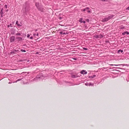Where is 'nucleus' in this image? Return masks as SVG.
<instances>
[{"label":"nucleus","mask_w":129,"mask_h":129,"mask_svg":"<svg viewBox=\"0 0 129 129\" xmlns=\"http://www.w3.org/2000/svg\"><path fill=\"white\" fill-rule=\"evenodd\" d=\"M30 9V3L28 1H26L23 6V13L27 15L29 12Z\"/></svg>","instance_id":"f257e3e1"},{"label":"nucleus","mask_w":129,"mask_h":129,"mask_svg":"<svg viewBox=\"0 0 129 129\" xmlns=\"http://www.w3.org/2000/svg\"><path fill=\"white\" fill-rule=\"evenodd\" d=\"M35 5L39 11L43 13L45 12V9L42 5L39 2H36Z\"/></svg>","instance_id":"f03ea898"},{"label":"nucleus","mask_w":129,"mask_h":129,"mask_svg":"<svg viewBox=\"0 0 129 129\" xmlns=\"http://www.w3.org/2000/svg\"><path fill=\"white\" fill-rule=\"evenodd\" d=\"M45 78V76L42 73H40L38 74L34 79V81H40V80L43 79H44V77Z\"/></svg>","instance_id":"7ed1b4c3"},{"label":"nucleus","mask_w":129,"mask_h":129,"mask_svg":"<svg viewBox=\"0 0 129 129\" xmlns=\"http://www.w3.org/2000/svg\"><path fill=\"white\" fill-rule=\"evenodd\" d=\"M24 40L22 37H17L15 38L16 42L17 43L22 42V41Z\"/></svg>","instance_id":"20e7f679"},{"label":"nucleus","mask_w":129,"mask_h":129,"mask_svg":"<svg viewBox=\"0 0 129 129\" xmlns=\"http://www.w3.org/2000/svg\"><path fill=\"white\" fill-rule=\"evenodd\" d=\"M19 52V50H16L14 49H13L12 50H11V52L9 54L10 55H14L16 54H17Z\"/></svg>","instance_id":"39448f33"},{"label":"nucleus","mask_w":129,"mask_h":129,"mask_svg":"<svg viewBox=\"0 0 129 129\" xmlns=\"http://www.w3.org/2000/svg\"><path fill=\"white\" fill-rule=\"evenodd\" d=\"M90 8L88 7H86L84 9H81V11L84 12L86 11H87V12L88 13H91V9L89 10Z\"/></svg>","instance_id":"423d86ee"},{"label":"nucleus","mask_w":129,"mask_h":129,"mask_svg":"<svg viewBox=\"0 0 129 129\" xmlns=\"http://www.w3.org/2000/svg\"><path fill=\"white\" fill-rule=\"evenodd\" d=\"M59 33L62 35L68 34L69 33L66 30H62L59 32Z\"/></svg>","instance_id":"0eeeda50"},{"label":"nucleus","mask_w":129,"mask_h":129,"mask_svg":"<svg viewBox=\"0 0 129 129\" xmlns=\"http://www.w3.org/2000/svg\"><path fill=\"white\" fill-rule=\"evenodd\" d=\"M10 43L14 42L15 40V38L14 36H12L10 37Z\"/></svg>","instance_id":"6e6552de"},{"label":"nucleus","mask_w":129,"mask_h":129,"mask_svg":"<svg viewBox=\"0 0 129 129\" xmlns=\"http://www.w3.org/2000/svg\"><path fill=\"white\" fill-rule=\"evenodd\" d=\"M80 73L81 74L85 75L87 74V72L86 70H82L80 72Z\"/></svg>","instance_id":"1a4fd4ad"},{"label":"nucleus","mask_w":129,"mask_h":129,"mask_svg":"<svg viewBox=\"0 0 129 129\" xmlns=\"http://www.w3.org/2000/svg\"><path fill=\"white\" fill-rule=\"evenodd\" d=\"M11 34L12 35H14L15 34V30L14 28H11Z\"/></svg>","instance_id":"9d476101"},{"label":"nucleus","mask_w":129,"mask_h":129,"mask_svg":"<svg viewBox=\"0 0 129 129\" xmlns=\"http://www.w3.org/2000/svg\"><path fill=\"white\" fill-rule=\"evenodd\" d=\"M109 20L108 19V17L105 18H104L103 19H102V20L101 21L102 22H104L107 21H108Z\"/></svg>","instance_id":"9b49d317"},{"label":"nucleus","mask_w":129,"mask_h":129,"mask_svg":"<svg viewBox=\"0 0 129 129\" xmlns=\"http://www.w3.org/2000/svg\"><path fill=\"white\" fill-rule=\"evenodd\" d=\"M83 19L82 18H80L79 20V22L81 23H85L86 22L84 20H83Z\"/></svg>","instance_id":"f8f14e48"},{"label":"nucleus","mask_w":129,"mask_h":129,"mask_svg":"<svg viewBox=\"0 0 129 129\" xmlns=\"http://www.w3.org/2000/svg\"><path fill=\"white\" fill-rule=\"evenodd\" d=\"M126 34L127 35H129V32L128 31H125L122 33V35H125Z\"/></svg>","instance_id":"ddd939ff"},{"label":"nucleus","mask_w":129,"mask_h":129,"mask_svg":"<svg viewBox=\"0 0 129 129\" xmlns=\"http://www.w3.org/2000/svg\"><path fill=\"white\" fill-rule=\"evenodd\" d=\"M114 16L113 15H111L109 16L108 17L109 20H110V19L112 18Z\"/></svg>","instance_id":"4468645a"},{"label":"nucleus","mask_w":129,"mask_h":129,"mask_svg":"<svg viewBox=\"0 0 129 129\" xmlns=\"http://www.w3.org/2000/svg\"><path fill=\"white\" fill-rule=\"evenodd\" d=\"M96 75H94L92 76H88V78H95L96 77Z\"/></svg>","instance_id":"2eb2a0df"},{"label":"nucleus","mask_w":129,"mask_h":129,"mask_svg":"<svg viewBox=\"0 0 129 129\" xmlns=\"http://www.w3.org/2000/svg\"><path fill=\"white\" fill-rule=\"evenodd\" d=\"M71 77L72 78H75L76 77H76V76L75 75L73 74H71Z\"/></svg>","instance_id":"dca6fc26"},{"label":"nucleus","mask_w":129,"mask_h":129,"mask_svg":"<svg viewBox=\"0 0 129 129\" xmlns=\"http://www.w3.org/2000/svg\"><path fill=\"white\" fill-rule=\"evenodd\" d=\"M21 36L22 37H25L26 36V34L25 33H21Z\"/></svg>","instance_id":"f3484780"},{"label":"nucleus","mask_w":129,"mask_h":129,"mask_svg":"<svg viewBox=\"0 0 129 129\" xmlns=\"http://www.w3.org/2000/svg\"><path fill=\"white\" fill-rule=\"evenodd\" d=\"M16 24L18 26H22L21 25H20V24L18 23V21H17L16 22Z\"/></svg>","instance_id":"a211bd4d"},{"label":"nucleus","mask_w":129,"mask_h":129,"mask_svg":"<svg viewBox=\"0 0 129 129\" xmlns=\"http://www.w3.org/2000/svg\"><path fill=\"white\" fill-rule=\"evenodd\" d=\"M94 85V84L93 83H91L90 82L89 83H88V86H93Z\"/></svg>","instance_id":"6ab92c4d"},{"label":"nucleus","mask_w":129,"mask_h":129,"mask_svg":"<svg viewBox=\"0 0 129 129\" xmlns=\"http://www.w3.org/2000/svg\"><path fill=\"white\" fill-rule=\"evenodd\" d=\"M21 34L20 33H17L15 34V35L17 36H21Z\"/></svg>","instance_id":"aec40b11"},{"label":"nucleus","mask_w":129,"mask_h":129,"mask_svg":"<svg viewBox=\"0 0 129 129\" xmlns=\"http://www.w3.org/2000/svg\"><path fill=\"white\" fill-rule=\"evenodd\" d=\"M26 59H20V60H19L18 61L19 62H23L24 61H26Z\"/></svg>","instance_id":"412c9836"},{"label":"nucleus","mask_w":129,"mask_h":129,"mask_svg":"<svg viewBox=\"0 0 129 129\" xmlns=\"http://www.w3.org/2000/svg\"><path fill=\"white\" fill-rule=\"evenodd\" d=\"M3 10V8H2L1 10V11L0 12V14H4Z\"/></svg>","instance_id":"4be33fe9"},{"label":"nucleus","mask_w":129,"mask_h":129,"mask_svg":"<svg viewBox=\"0 0 129 129\" xmlns=\"http://www.w3.org/2000/svg\"><path fill=\"white\" fill-rule=\"evenodd\" d=\"M123 52V50H121V49H120L117 51L118 53H120H120H122V52Z\"/></svg>","instance_id":"5701e85b"},{"label":"nucleus","mask_w":129,"mask_h":129,"mask_svg":"<svg viewBox=\"0 0 129 129\" xmlns=\"http://www.w3.org/2000/svg\"><path fill=\"white\" fill-rule=\"evenodd\" d=\"M99 38H102L103 37V36L102 34H100L99 35Z\"/></svg>","instance_id":"b1692460"},{"label":"nucleus","mask_w":129,"mask_h":129,"mask_svg":"<svg viewBox=\"0 0 129 129\" xmlns=\"http://www.w3.org/2000/svg\"><path fill=\"white\" fill-rule=\"evenodd\" d=\"M94 37L97 39H98V38H99V35H95L94 36Z\"/></svg>","instance_id":"393cba45"},{"label":"nucleus","mask_w":129,"mask_h":129,"mask_svg":"<svg viewBox=\"0 0 129 129\" xmlns=\"http://www.w3.org/2000/svg\"><path fill=\"white\" fill-rule=\"evenodd\" d=\"M121 65H122L123 66H127V67H129V65L128 64H121Z\"/></svg>","instance_id":"a878e982"},{"label":"nucleus","mask_w":129,"mask_h":129,"mask_svg":"<svg viewBox=\"0 0 129 129\" xmlns=\"http://www.w3.org/2000/svg\"><path fill=\"white\" fill-rule=\"evenodd\" d=\"M20 51L22 52H26V50H24L22 49H21L20 50Z\"/></svg>","instance_id":"bb28decb"},{"label":"nucleus","mask_w":129,"mask_h":129,"mask_svg":"<svg viewBox=\"0 0 129 129\" xmlns=\"http://www.w3.org/2000/svg\"><path fill=\"white\" fill-rule=\"evenodd\" d=\"M33 35L34 36H39V34L38 33H37V34H33Z\"/></svg>","instance_id":"cd10ccee"},{"label":"nucleus","mask_w":129,"mask_h":129,"mask_svg":"<svg viewBox=\"0 0 129 129\" xmlns=\"http://www.w3.org/2000/svg\"><path fill=\"white\" fill-rule=\"evenodd\" d=\"M83 50H88L87 48H85V47H83Z\"/></svg>","instance_id":"c85d7f7f"},{"label":"nucleus","mask_w":129,"mask_h":129,"mask_svg":"<svg viewBox=\"0 0 129 129\" xmlns=\"http://www.w3.org/2000/svg\"><path fill=\"white\" fill-rule=\"evenodd\" d=\"M85 85H86V86H88V83L87 82L86 83H85Z\"/></svg>","instance_id":"c756f323"},{"label":"nucleus","mask_w":129,"mask_h":129,"mask_svg":"<svg viewBox=\"0 0 129 129\" xmlns=\"http://www.w3.org/2000/svg\"><path fill=\"white\" fill-rule=\"evenodd\" d=\"M114 68H117V69H122L125 70V69H124L122 68H120L114 67Z\"/></svg>","instance_id":"7c9ffc66"},{"label":"nucleus","mask_w":129,"mask_h":129,"mask_svg":"<svg viewBox=\"0 0 129 129\" xmlns=\"http://www.w3.org/2000/svg\"><path fill=\"white\" fill-rule=\"evenodd\" d=\"M109 0H102V1L103 2H108Z\"/></svg>","instance_id":"2f4dec72"},{"label":"nucleus","mask_w":129,"mask_h":129,"mask_svg":"<svg viewBox=\"0 0 129 129\" xmlns=\"http://www.w3.org/2000/svg\"><path fill=\"white\" fill-rule=\"evenodd\" d=\"M86 21L88 22L89 21V20L88 19H86Z\"/></svg>","instance_id":"473e14b6"},{"label":"nucleus","mask_w":129,"mask_h":129,"mask_svg":"<svg viewBox=\"0 0 129 129\" xmlns=\"http://www.w3.org/2000/svg\"><path fill=\"white\" fill-rule=\"evenodd\" d=\"M120 65H121V64H114V66H120Z\"/></svg>","instance_id":"72a5a7b5"},{"label":"nucleus","mask_w":129,"mask_h":129,"mask_svg":"<svg viewBox=\"0 0 129 129\" xmlns=\"http://www.w3.org/2000/svg\"><path fill=\"white\" fill-rule=\"evenodd\" d=\"M64 82H66V83H71V82H68V81H65Z\"/></svg>","instance_id":"f704fd0d"},{"label":"nucleus","mask_w":129,"mask_h":129,"mask_svg":"<svg viewBox=\"0 0 129 129\" xmlns=\"http://www.w3.org/2000/svg\"><path fill=\"white\" fill-rule=\"evenodd\" d=\"M72 59L75 60H77V58H72Z\"/></svg>","instance_id":"c9c22d12"},{"label":"nucleus","mask_w":129,"mask_h":129,"mask_svg":"<svg viewBox=\"0 0 129 129\" xmlns=\"http://www.w3.org/2000/svg\"><path fill=\"white\" fill-rule=\"evenodd\" d=\"M30 36V35L29 34H27V37L28 38H29Z\"/></svg>","instance_id":"e433bc0d"},{"label":"nucleus","mask_w":129,"mask_h":129,"mask_svg":"<svg viewBox=\"0 0 129 129\" xmlns=\"http://www.w3.org/2000/svg\"><path fill=\"white\" fill-rule=\"evenodd\" d=\"M125 28V27L124 26H122L120 28L121 29H124Z\"/></svg>","instance_id":"4c0bfd02"},{"label":"nucleus","mask_w":129,"mask_h":129,"mask_svg":"<svg viewBox=\"0 0 129 129\" xmlns=\"http://www.w3.org/2000/svg\"><path fill=\"white\" fill-rule=\"evenodd\" d=\"M29 38L31 39H33V37L31 36Z\"/></svg>","instance_id":"58836bf2"},{"label":"nucleus","mask_w":129,"mask_h":129,"mask_svg":"<svg viewBox=\"0 0 129 129\" xmlns=\"http://www.w3.org/2000/svg\"><path fill=\"white\" fill-rule=\"evenodd\" d=\"M58 18L60 20H61L62 19V17H60Z\"/></svg>","instance_id":"ea45409f"},{"label":"nucleus","mask_w":129,"mask_h":129,"mask_svg":"<svg viewBox=\"0 0 129 129\" xmlns=\"http://www.w3.org/2000/svg\"><path fill=\"white\" fill-rule=\"evenodd\" d=\"M26 59V60L28 62L30 61V60L29 59Z\"/></svg>","instance_id":"a19ab883"},{"label":"nucleus","mask_w":129,"mask_h":129,"mask_svg":"<svg viewBox=\"0 0 129 129\" xmlns=\"http://www.w3.org/2000/svg\"><path fill=\"white\" fill-rule=\"evenodd\" d=\"M10 26L11 27H13V26L12 25V24L11 23H10Z\"/></svg>","instance_id":"79ce46f5"},{"label":"nucleus","mask_w":129,"mask_h":129,"mask_svg":"<svg viewBox=\"0 0 129 129\" xmlns=\"http://www.w3.org/2000/svg\"><path fill=\"white\" fill-rule=\"evenodd\" d=\"M0 14L1 15V17H3V14Z\"/></svg>","instance_id":"37998d69"},{"label":"nucleus","mask_w":129,"mask_h":129,"mask_svg":"<svg viewBox=\"0 0 129 129\" xmlns=\"http://www.w3.org/2000/svg\"><path fill=\"white\" fill-rule=\"evenodd\" d=\"M5 7L6 8H7V5H6L5 6Z\"/></svg>","instance_id":"c03bdc74"},{"label":"nucleus","mask_w":129,"mask_h":129,"mask_svg":"<svg viewBox=\"0 0 129 129\" xmlns=\"http://www.w3.org/2000/svg\"><path fill=\"white\" fill-rule=\"evenodd\" d=\"M62 72H63V71H60V74H62L63 73H62Z\"/></svg>","instance_id":"a18cd8bd"},{"label":"nucleus","mask_w":129,"mask_h":129,"mask_svg":"<svg viewBox=\"0 0 129 129\" xmlns=\"http://www.w3.org/2000/svg\"><path fill=\"white\" fill-rule=\"evenodd\" d=\"M126 9L127 10H129V6L126 8Z\"/></svg>","instance_id":"49530a36"},{"label":"nucleus","mask_w":129,"mask_h":129,"mask_svg":"<svg viewBox=\"0 0 129 129\" xmlns=\"http://www.w3.org/2000/svg\"><path fill=\"white\" fill-rule=\"evenodd\" d=\"M21 80V79H18L17 80V81H20Z\"/></svg>","instance_id":"de8ad7c7"},{"label":"nucleus","mask_w":129,"mask_h":129,"mask_svg":"<svg viewBox=\"0 0 129 129\" xmlns=\"http://www.w3.org/2000/svg\"><path fill=\"white\" fill-rule=\"evenodd\" d=\"M39 52H36V54H39Z\"/></svg>","instance_id":"09e8293b"},{"label":"nucleus","mask_w":129,"mask_h":129,"mask_svg":"<svg viewBox=\"0 0 129 129\" xmlns=\"http://www.w3.org/2000/svg\"><path fill=\"white\" fill-rule=\"evenodd\" d=\"M35 31H37V29H35Z\"/></svg>","instance_id":"8fccbe9b"},{"label":"nucleus","mask_w":129,"mask_h":129,"mask_svg":"<svg viewBox=\"0 0 129 129\" xmlns=\"http://www.w3.org/2000/svg\"><path fill=\"white\" fill-rule=\"evenodd\" d=\"M7 27H9L10 26V25H7Z\"/></svg>","instance_id":"3c124183"},{"label":"nucleus","mask_w":129,"mask_h":129,"mask_svg":"<svg viewBox=\"0 0 129 129\" xmlns=\"http://www.w3.org/2000/svg\"><path fill=\"white\" fill-rule=\"evenodd\" d=\"M61 14H60L59 15V16H61Z\"/></svg>","instance_id":"603ef678"},{"label":"nucleus","mask_w":129,"mask_h":129,"mask_svg":"<svg viewBox=\"0 0 129 129\" xmlns=\"http://www.w3.org/2000/svg\"><path fill=\"white\" fill-rule=\"evenodd\" d=\"M76 77H79V76H78V75H76Z\"/></svg>","instance_id":"864d4df0"},{"label":"nucleus","mask_w":129,"mask_h":129,"mask_svg":"<svg viewBox=\"0 0 129 129\" xmlns=\"http://www.w3.org/2000/svg\"><path fill=\"white\" fill-rule=\"evenodd\" d=\"M23 46H26V44H24L23 45Z\"/></svg>","instance_id":"5fc2aeb1"},{"label":"nucleus","mask_w":129,"mask_h":129,"mask_svg":"<svg viewBox=\"0 0 129 129\" xmlns=\"http://www.w3.org/2000/svg\"><path fill=\"white\" fill-rule=\"evenodd\" d=\"M8 11V10L7 9V10L6 11V12H7Z\"/></svg>","instance_id":"6e6d98bb"},{"label":"nucleus","mask_w":129,"mask_h":129,"mask_svg":"<svg viewBox=\"0 0 129 129\" xmlns=\"http://www.w3.org/2000/svg\"><path fill=\"white\" fill-rule=\"evenodd\" d=\"M106 42V43H109V41H107Z\"/></svg>","instance_id":"4d7b16f0"},{"label":"nucleus","mask_w":129,"mask_h":129,"mask_svg":"<svg viewBox=\"0 0 129 129\" xmlns=\"http://www.w3.org/2000/svg\"><path fill=\"white\" fill-rule=\"evenodd\" d=\"M126 80L127 81H129V80H127V79H126Z\"/></svg>","instance_id":"13d9d810"},{"label":"nucleus","mask_w":129,"mask_h":129,"mask_svg":"<svg viewBox=\"0 0 129 129\" xmlns=\"http://www.w3.org/2000/svg\"><path fill=\"white\" fill-rule=\"evenodd\" d=\"M17 81H17V80L15 82H17Z\"/></svg>","instance_id":"bf43d9fd"},{"label":"nucleus","mask_w":129,"mask_h":129,"mask_svg":"<svg viewBox=\"0 0 129 129\" xmlns=\"http://www.w3.org/2000/svg\"><path fill=\"white\" fill-rule=\"evenodd\" d=\"M114 64H111L110 65H111V66H114Z\"/></svg>","instance_id":"052dcab7"},{"label":"nucleus","mask_w":129,"mask_h":129,"mask_svg":"<svg viewBox=\"0 0 129 129\" xmlns=\"http://www.w3.org/2000/svg\"><path fill=\"white\" fill-rule=\"evenodd\" d=\"M116 70V71H118V70Z\"/></svg>","instance_id":"680f3d73"},{"label":"nucleus","mask_w":129,"mask_h":129,"mask_svg":"<svg viewBox=\"0 0 129 129\" xmlns=\"http://www.w3.org/2000/svg\"><path fill=\"white\" fill-rule=\"evenodd\" d=\"M21 23H21V22H20V24H21Z\"/></svg>","instance_id":"e2e57ef3"},{"label":"nucleus","mask_w":129,"mask_h":129,"mask_svg":"<svg viewBox=\"0 0 129 129\" xmlns=\"http://www.w3.org/2000/svg\"><path fill=\"white\" fill-rule=\"evenodd\" d=\"M25 73V72H23V73Z\"/></svg>","instance_id":"0e129e2a"}]
</instances>
